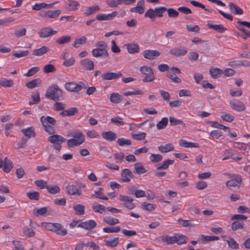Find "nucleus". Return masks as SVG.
<instances>
[{
	"instance_id": "obj_31",
	"label": "nucleus",
	"mask_w": 250,
	"mask_h": 250,
	"mask_svg": "<svg viewBox=\"0 0 250 250\" xmlns=\"http://www.w3.org/2000/svg\"><path fill=\"white\" fill-rule=\"evenodd\" d=\"M72 136L74 139L77 140V141H79L80 142H81L82 144L84 141V136L80 131L75 130L73 131L72 132Z\"/></svg>"
},
{
	"instance_id": "obj_10",
	"label": "nucleus",
	"mask_w": 250,
	"mask_h": 250,
	"mask_svg": "<svg viewBox=\"0 0 250 250\" xmlns=\"http://www.w3.org/2000/svg\"><path fill=\"white\" fill-rule=\"evenodd\" d=\"M13 167L12 162L8 158L5 157L3 161L1 159V168L4 172H9Z\"/></svg>"
},
{
	"instance_id": "obj_24",
	"label": "nucleus",
	"mask_w": 250,
	"mask_h": 250,
	"mask_svg": "<svg viewBox=\"0 0 250 250\" xmlns=\"http://www.w3.org/2000/svg\"><path fill=\"white\" fill-rule=\"evenodd\" d=\"M161 240L168 245L175 243L176 242V237H175V233L173 236L168 235H163L160 237Z\"/></svg>"
},
{
	"instance_id": "obj_48",
	"label": "nucleus",
	"mask_w": 250,
	"mask_h": 250,
	"mask_svg": "<svg viewBox=\"0 0 250 250\" xmlns=\"http://www.w3.org/2000/svg\"><path fill=\"white\" fill-rule=\"evenodd\" d=\"M14 84V82L12 80H7L3 78L1 80V86L4 87H11Z\"/></svg>"
},
{
	"instance_id": "obj_4",
	"label": "nucleus",
	"mask_w": 250,
	"mask_h": 250,
	"mask_svg": "<svg viewBox=\"0 0 250 250\" xmlns=\"http://www.w3.org/2000/svg\"><path fill=\"white\" fill-rule=\"evenodd\" d=\"M65 139L62 136L57 134L53 135L48 138V141L54 144V148L60 151L62 148V144L65 141Z\"/></svg>"
},
{
	"instance_id": "obj_44",
	"label": "nucleus",
	"mask_w": 250,
	"mask_h": 250,
	"mask_svg": "<svg viewBox=\"0 0 250 250\" xmlns=\"http://www.w3.org/2000/svg\"><path fill=\"white\" fill-rule=\"evenodd\" d=\"M168 119L167 117L163 118L162 120L157 124V128L158 129L165 128L168 124Z\"/></svg>"
},
{
	"instance_id": "obj_60",
	"label": "nucleus",
	"mask_w": 250,
	"mask_h": 250,
	"mask_svg": "<svg viewBox=\"0 0 250 250\" xmlns=\"http://www.w3.org/2000/svg\"><path fill=\"white\" fill-rule=\"evenodd\" d=\"M56 70L55 67L51 64H48L44 66L43 72L45 73H49L55 71Z\"/></svg>"
},
{
	"instance_id": "obj_41",
	"label": "nucleus",
	"mask_w": 250,
	"mask_h": 250,
	"mask_svg": "<svg viewBox=\"0 0 250 250\" xmlns=\"http://www.w3.org/2000/svg\"><path fill=\"white\" fill-rule=\"evenodd\" d=\"M75 213L78 215H83L84 213L85 208L81 204H77L73 207Z\"/></svg>"
},
{
	"instance_id": "obj_39",
	"label": "nucleus",
	"mask_w": 250,
	"mask_h": 250,
	"mask_svg": "<svg viewBox=\"0 0 250 250\" xmlns=\"http://www.w3.org/2000/svg\"><path fill=\"white\" fill-rule=\"evenodd\" d=\"M21 132L23 133L25 136H27L28 138H30L32 137H35V133L34 129L32 127L24 128L21 130Z\"/></svg>"
},
{
	"instance_id": "obj_50",
	"label": "nucleus",
	"mask_w": 250,
	"mask_h": 250,
	"mask_svg": "<svg viewBox=\"0 0 250 250\" xmlns=\"http://www.w3.org/2000/svg\"><path fill=\"white\" fill-rule=\"evenodd\" d=\"M29 53L28 50H19L18 51H13L12 55L17 58H21L27 56Z\"/></svg>"
},
{
	"instance_id": "obj_26",
	"label": "nucleus",
	"mask_w": 250,
	"mask_h": 250,
	"mask_svg": "<svg viewBox=\"0 0 250 250\" xmlns=\"http://www.w3.org/2000/svg\"><path fill=\"white\" fill-rule=\"evenodd\" d=\"M229 65L232 67H236L240 66L250 67V62L247 60L233 61L229 62Z\"/></svg>"
},
{
	"instance_id": "obj_32",
	"label": "nucleus",
	"mask_w": 250,
	"mask_h": 250,
	"mask_svg": "<svg viewBox=\"0 0 250 250\" xmlns=\"http://www.w3.org/2000/svg\"><path fill=\"white\" fill-rule=\"evenodd\" d=\"M49 51V48L45 46H42L41 48L35 49L33 51V54L37 56H41L44 54L46 53Z\"/></svg>"
},
{
	"instance_id": "obj_29",
	"label": "nucleus",
	"mask_w": 250,
	"mask_h": 250,
	"mask_svg": "<svg viewBox=\"0 0 250 250\" xmlns=\"http://www.w3.org/2000/svg\"><path fill=\"white\" fill-rule=\"evenodd\" d=\"M175 237H176V243L178 245H182L183 244H186L188 240V237L182 234L175 233Z\"/></svg>"
},
{
	"instance_id": "obj_53",
	"label": "nucleus",
	"mask_w": 250,
	"mask_h": 250,
	"mask_svg": "<svg viewBox=\"0 0 250 250\" xmlns=\"http://www.w3.org/2000/svg\"><path fill=\"white\" fill-rule=\"evenodd\" d=\"M156 207V206L154 204L146 203L145 202L141 206L142 209L146 210L148 211H153Z\"/></svg>"
},
{
	"instance_id": "obj_33",
	"label": "nucleus",
	"mask_w": 250,
	"mask_h": 250,
	"mask_svg": "<svg viewBox=\"0 0 250 250\" xmlns=\"http://www.w3.org/2000/svg\"><path fill=\"white\" fill-rule=\"evenodd\" d=\"M158 150L162 153H167L172 151L174 149L173 145L172 144H167L165 146L161 145L158 147Z\"/></svg>"
},
{
	"instance_id": "obj_13",
	"label": "nucleus",
	"mask_w": 250,
	"mask_h": 250,
	"mask_svg": "<svg viewBox=\"0 0 250 250\" xmlns=\"http://www.w3.org/2000/svg\"><path fill=\"white\" fill-rule=\"evenodd\" d=\"M92 56L95 58H107L109 57L108 53L106 49L94 48L92 50Z\"/></svg>"
},
{
	"instance_id": "obj_42",
	"label": "nucleus",
	"mask_w": 250,
	"mask_h": 250,
	"mask_svg": "<svg viewBox=\"0 0 250 250\" xmlns=\"http://www.w3.org/2000/svg\"><path fill=\"white\" fill-rule=\"evenodd\" d=\"M128 52L130 54L138 53L140 49L138 44H128L126 45Z\"/></svg>"
},
{
	"instance_id": "obj_54",
	"label": "nucleus",
	"mask_w": 250,
	"mask_h": 250,
	"mask_svg": "<svg viewBox=\"0 0 250 250\" xmlns=\"http://www.w3.org/2000/svg\"><path fill=\"white\" fill-rule=\"evenodd\" d=\"M167 12L168 16L170 18H175L179 16V12L173 8H170L166 10Z\"/></svg>"
},
{
	"instance_id": "obj_2",
	"label": "nucleus",
	"mask_w": 250,
	"mask_h": 250,
	"mask_svg": "<svg viewBox=\"0 0 250 250\" xmlns=\"http://www.w3.org/2000/svg\"><path fill=\"white\" fill-rule=\"evenodd\" d=\"M44 228L46 229L53 231L56 234L64 236L67 233V230L60 223H44Z\"/></svg>"
},
{
	"instance_id": "obj_3",
	"label": "nucleus",
	"mask_w": 250,
	"mask_h": 250,
	"mask_svg": "<svg viewBox=\"0 0 250 250\" xmlns=\"http://www.w3.org/2000/svg\"><path fill=\"white\" fill-rule=\"evenodd\" d=\"M166 10H167V8L164 6L157 7L154 9L150 8L146 12L145 17L149 18L153 21L156 17H162Z\"/></svg>"
},
{
	"instance_id": "obj_64",
	"label": "nucleus",
	"mask_w": 250,
	"mask_h": 250,
	"mask_svg": "<svg viewBox=\"0 0 250 250\" xmlns=\"http://www.w3.org/2000/svg\"><path fill=\"white\" fill-rule=\"evenodd\" d=\"M39 193L37 191L27 192V196L31 200H38L39 199Z\"/></svg>"
},
{
	"instance_id": "obj_18",
	"label": "nucleus",
	"mask_w": 250,
	"mask_h": 250,
	"mask_svg": "<svg viewBox=\"0 0 250 250\" xmlns=\"http://www.w3.org/2000/svg\"><path fill=\"white\" fill-rule=\"evenodd\" d=\"M187 53V48L183 47H175L170 50V54L177 57L184 56Z\"/></svg>"
},
{
	"instance_id": "obj_20",
	"label": "nucleus",
	"mask_w": 250,
	"mask_h": 250,
	"mask_svg": "<svg viewBox=\"0 0 250 250\" xmlns=\"http://www.w3.org/2000/svg\"><path fill=\"white\" fill-rule=\"evenodd\" d=\"M229 7L230 12L234 15H242L243 14L242 9L232 2L229 3Z\"/></svg>"
},
{
	"instance_id": "obj_61",
	"label": "nucleus",
	"mask_w": 250,
	"mask_h": 250,
	"mask_svg": "<svg viewBox=\"0 0 250 250\" xmlns=\"http://www.w3.org/2000/svg\"><path fill=\"white\" fill-rule=\"evenodd\" d=\"M140 72L146 75L152 74L153 72L152 69L150 67L147 66H143L140 69Z\"/></svg>"
},
{
	"instance_id": "obj_27",
	"label": "nucleus",
	"mask_w": 250,
	"mask_h": 250,
	"mask_svg": "<svg viewBox=\"0 0 250 250\" xmlns=\"http://www.w3.org/2000/svg\"><path fill=\"white\" fill-rule=\"evenodd\" d=\"M40 121L42 125H44V124H46L47 125L50 124L52 125H55L57 123L56 120L54 118L49 116L47 117L42 116L40 118Z\"/></svg>"
},
{
	"instance_id": "obj_30",
	"label": "nucleus",
	"mask_w": 250,
	"mask_h": 250,
	"mask_svg": "<svg viewBox=\"0 0 250 250\" xmlns=\"http://www.w3.org/2000/svg\"><path fill=\"white\" fill-rule=\"evenodd\" d=\"M223 73V71L218 68H211L209 69V74L211 77L214 79L218 78Z\"/></svg>"
},
{
	"instance_id": "obj_49",
	"label": "nucleus",
	"mask_w": 250,
	"mask_h": 250,
	"mask_svg": "<svg viewBox=\"0 0 250 250\" xmlns=\"http://www.w3.org/2000/svg\"><path fill=\"white\" fill-rule=\"evenodd\" d=\"M86 38L84 36H83L79 39H76L74 43L72 44V45L75 48H78L79 47V45L81 44L84 43L86 42Z\"/></svg>"
},
{
	"instance_id": "obj_34",
	"label": "nucleus",
	"mask_w": 250,
	"mask_h": 250,
	"mask_svg": "<svg viewBox=\"0 0 250 250\" xmlns=\"http://www.w3.org/2000/svg\"><path fill=\"white\" fill-rule=\"evenodd\" d=\"M46 188L50 193L52 194L59 193L61 190L58 186L52 184L47 185Z\"/></svg>"
},
{
	"instance_id": "obj_12",
	"label": "nucleus",
	"mask_w": 250,
	"mask_h": 250,
	"mask_svg": "<svg viewBox=\"0 0 250 250\" xmlns=\"http://www.w3.org/2000/svg\"><path fill=\"white\" fill-rule=\"evenodd\" d=\"M61 12V10L59 9L56 10H48L42 14H39V15L44 18L55 19L60 16Z\"/></svg>"
},
{
	"instance_id": "obj_46",
	"label": "nucleus",
	"mask_w": 250,
	"mask_h": 250,
	"mask_svg": "<svg viewBox=\"0 0 250 250\" xmlns=\"http://www.w3.org/2000/svg\"><path fill=\"white\" fill-rule=\"evenodd\" d=\"M243 228L244 223L243 221H235L232 223L231 229L233 231H235L239 229H243Z\"/></svg>"
},
{
	"instance_id": "obj_28",
	"label": "nucleus",
	"mask_w": 250,
	"mask_h": 250,
	"mask_svg": "<svg viewBox=\"0 0 250 250\" xmlns=\"http://www.w3.org/2000/svg\"><path fill=\"white\" fill-rule=\"evenodd\" d=\"M66 192L71 195H80L77 187L74 185H69L66 187Z\"/></svg>"
},
{
	"instance_id": "obj_37",
	"label": "nucleus",
	"mask_w": 250,
	"mask_h": 250,
	"mask_svg": "<svg viewBox=\"0 0 250 250\" xmlns=\"http://www.w3.org/2000/svg\"><path fill=\"white\" fill-rule=\"evenodd\" d=\"M110 100L111 102L118 104L123 100L122 96L117 93H112L110 96Z\"/></svg>"
},
{
	"instance_id": "obj_1",
	"label": "nucleus",
	"mask_w": 250,
	"mask_h": 250,
	"mask_svg": "<svg viewBox=\"0 0 250 250\" xmlns=\"http://www.w3.org/2000/svg\"><path fill=\"white\" fill-rule=\"evenodd\" d=\"M62 90L59 88L58 85L55 84H53L49 86L45 93V97L46 98L54 101H59L60 97H62Z\"/></svg>"
},
{
	"instance_id": "obj_63",
	"label": "nucleus",
	"mask_w": 250,
	"mask_h": 250,
	"mask_svg": "<svg viewBox=\"0 0 250 250\" xmlns=\"http://www.w3.org/2000/svg\"><path fill=\"white\" fill-rule=\"evenodd\" d=\"M65 104L61 102H56L53 105L54 109L56 111L63 110L65 108Z\"/></svg>"
},
{
	"instance_id": "obj_36",
	"label": "nucleus",
	"mask_w": 250,
	"mask_h": 250,
	"mask_svg": "<svg viewBox=\"0 0 250 250\" xmlns=\"http://www.w3.org/2000/svg\"><path fill=\"white\" fill-rule=\"evenodd\" d=\"M42 81L40 79L32 80L29 82L26 83L25 85L29 89H32L38 86V84H41Z\"/></svg>"
},
{
	"instance_id": "obj_23",
	"label": "nucleus",
	"mask_w": 250,
	"mask_h": 250,
	"mask_svg": "<svg viewBox=\"0 0 250 250\" xmlns=\"http://www.w3.org/2000/svg\"><path fill=\"white\" fill-rule=\"evenodd\" d=\"M145 5V0H140L137 3L135 7L131 8L130 11L131 12L138 13L140 14H143L145 11L144 6Z\"/></svg>"
},
{
	"instance_id": "obj_40",
	"label": "nucleus",
	"mask_w": 250,
	"mask_h": 250,
	"mask_svg": "<svg viewBox=\"0 0 250 250\" xmlns=\"http://www.w3.org/2000/svg\"><path fill=\"white\" fill-rule=\"evenodd\" d=\"M31 98H32V101H29V105L38 104L40 101L39 92L36 91V92H33L31 94Z\"/></svg>"
},
{
	"instance_id": "obj_15",
	"label": "nucleus",
	"mask_w": 250,
	"mask_h": 250,
	"mask_svg": "<svg viewBox=\"0 0 250 250\" xmlns=\"http://www.w3.org/2000/svg\"><path fill=\"white\" fill-rule=\"evenodd\" d=\"M97 225L96 222L93 220H89L83 222L78 225V227L83 228L87 230H90L94 228Z\"/></svg>"
},
{
	"instance_id": "obj_16",
	"label": "nucleus",
	"mask_w": 250,
	"mask_h": 250,
	"mask_svg": "<svg viewBox=\"0 0 250 250\" xmlns=\"http://www.w3.org/2000/svg\"><path fill=\"white\" fill-rule=\"evenodd\" d=\"M80 6V3L77 1L70 0L65 3L64 8L68 11H74L78 9Z\"/></svg>"
},
{
	"instance_id": "obj_38",
	"label": "nucleus",
	"mask_w": 250,
	"mask_h": 250,
	"mask_svg": "<svg viewBox=\"0 0 250 250\" xmlns=\"http://www.w3.org/2000/svg\"><path fill=\"white\" fill-rule=\"evenodd\" d=\"M104 221L107 225L113 226L119 223V220L111 216H105L103 219Z\"/></svg>"
},
{
	"instance_id": "obj_57",
	"label": "nucleus",
	"mask_w": 250,
	"mask_h": 250,
	"mask_svg": "<svg viewBox=\"0 0 250 250\" xmlns=\"http://www.w3.org/2000/svg\"><path fill=\"white\" fill-rule=\"evenodd\" d=\"M149 159L153 163H158L162 160L163 156L159 154H152L150 155Z\"/></svg>"
},
{
	"instance_id": "obj_59",
	"label": "nucleus",
	"mask_w": 250,
	"mask_h": 250,
	"mask_svg": "<svg viewBox=\"0 0 250 250\" xmlns=\"http://www.w3.org/2000/svg\"><path fill=\"white\" fill-rule=\"evenodd\" d=\"M81 144V142H80L74 138L70 139L67 140V146L69 147H72L74 146H78Z\"/></svg>"
},
{
	"instance_id": "obj_9",
	"label": "nucleus",
	"mask_w": 250,
	"mask_h": 250,
	"mask_svg": "<svg viewBox=\"0 0 250 250\" xmlns=\"http://www.w3.org/2000/svg\"><path fill=\"white\" fill-rule=\"evenodd\" d=\"M119 200L124 202V206L129 209H132L135 207V205L133 203L134 200L130 197L120 195Z\"/></svg>"
},
{
	"instance_id": "obj_47",
	"label": "nucleus",
	"mask_w": 250,
	"mask_h": 250,
	"mask_svg": "<svg viewBox=\"0 0 250 250\" xmlns=\"http://www.w3.org/2000/svg\"><path fill=\"white\" fill-rule=\"evenodd\" d=\"M100 10V8L98 5H95L92 7H89L85 10L84 13L85 16H89L95 12L98 11Z\"/></svg>"
},
{
	"instance_id": "obj_22",
	"label": "nucleus",
	"mask_w": 250,
	"mask_h": 250,
	"mask_svg": "<svg viewBox=\"0 0 250 250\" xmlns=\"http://www.w3.org/2000/svg\"><path fill=\"white\" fill-rule=\"evenodd\" d=\"M134 175L131 170L128 168L124 169L122 173V179L124 182H129L130 181V178H133Z\"/></svg>"
},
{
	"instance_id": "obj_19",
	"label": "nucleus",
	"mask_w": 250,
	"mask_h": 250,
	"mask_svg": "<svg viewBox=\"0 0 250 250\" xmlns=\"http://www.w3.org/2000/svg\"><path fill=\"white\" fill-rule=\"evenodd\" d=\"M117 14L116 11L112 12L108 14H100L96 16V19L98 21H108L112 20Z\"/></svg>"
},
{
	"instance_id": "obj_25",
	"label": "nucleus",
	"mask_w": 250,
	"mask_h": 250,
	"mask_svg": "<svg viewBox=\"0 0 250 250\" xmlns=\"http://www.w3.org/2000/svg\"><path fill=\"white\" fill-rule=\"evenodd\" d=\"M207 25L210 28L213 29L220 33H222L227 30V29L224 27L222 24H215L211 23L210 21L208 22Z\"/></svg>"
},
{
	"instance_id": "obj_43",
	"label": "nucleus",
	"mask_w": 250,
	"mask_h": 250,
	"mask_svg": "<svg viewBox=\"0 0 250 250\" xmlns=\"http://www.w3.org/2000/svg\"><path fill=\"white\" fill-rule=\"evenodd\" d=\"M169 123L170 125L171 126H175L177 125H181L183 127L186 126L185 124L182 120H178L174 118V117L172 116L169 117Z\"/></svg>"
},
{
	"instance_id": "obj_8",
	"label": "nucleus",
	"mask_w": 250,
	"mask_h": 250,
	"mask_svg": "<svg viewBox=\"0 0 250 250\" xmlns=\"http://www.w3.org/2000/svg\"><path fill=\"white\" fill-rule=\"evenodd\" d=\"M229 105L231 108L238 112H241L245 110L246 107L243 103L236 100L232 99L229 102Z\"/></svg>"
},
{
	"instance_id": "obj_58",
	"label": "nucleus",
	"mask_w": 250,
	"mask_h": 250,
	"mask_svg": "<svg viewBox=\"0 0 250 250\" xmlns=\"http://www.w3.org/2000/svg\"><path fill=\"white\" fill-rule=\"evenodd\" d=\"M103 231L105 233H113L118 232L120 231L121 229L119 226H116L113 228H104Z\"/></svg>"
},
{
	"instance_id": "obj_56",
	"label": "nucleus",
	"mask_w": 250,
	"mask_h": 250,
	"mask_svg": "<svg viewBox=\"0 0 250 250\" xmlns=\"http://www.w3.org/2000/svg\"><path fill=\"white\" fill-rule=\"evenodd\" d=\"M119 238H114L111 240H104L105 245L111 247H116L119 243Z\"/></svg>"
},
{
	"instance_id": "obj_35",
	"label": "nucleus",
	"mask_w": 250,
	"mask_h": 250,
	"mask_svg": "<svg viewBox=\"0 0 250 250\" xmlns=\"http://www.w3.org/2000/svg\"><path fill=\"white\" fill-rule=\"evenodd\" d=\"M72 38L70 36H62L56 40L55 42L59 44H63L71 41Z\"/></svg>"
},
{
	"instance_id": "obj_55",
	"label": "nucleus",
	"mask_w": 250,
	"mask_h": 250,
	"mask_svg": "<svg viewBox=\"0 0 250 250\" xmlns=\"http://www.w3.org/2000/svg\"><path fill=\"white\" fill-rule=\"evenodd\" d=\"M200 237L203 242L218 240L219 239V237L215 236H205L201 235Z\"/></svg>"
},
{
	"instance_id": "obj_62",
	"label": "nucleus",
	"mask_w": 250,
	"mask_h": 250,
	"mask_svg": "<svg viewBox=\"0 0 250 250\" xmlns=\"http://www.w3.org/2000/svg\"><path fill=\"white\" fill-rule=\"evenodd\" d=\"M227 243L230 248L233 249H238L239 245L233 238H230L228 240H227Z\"/></svg>"
},
{
	"instance_id": "obj_17",
	"label": "nucleus",
	"mask_w": 250,
	"mask_h": 250,
	"mask_svg": "<svg viewBox=\"0 0 250 250\" xmlns=\"http://www.w3.org/2000/svg\"><path fill=\"white\" fill-rule=\"evenodd\" d=\"M80 64L86 70H92L94 68V62L87 58L82 60Z\"/></svg>"
},
{
	"instance_id": "obj_11",
	"label": "nucleus",
	"mask_w": 250,
	"mask_h": 250,
	"mask_svg": "<svg viewBox=\"0 0 250 250\" xmlns=\"http://www.w3.org/2000/svg\"><path fill=\"white\" fill-rule=\"evenodd\" d=\"M57 31L53 30L51 27H44L38 32V35L41 38H46L57 33Z\"/></svg>"
},
{
	"instance_id": "obj_7",
	"label": "nucleus",
	"mask_w": 250,
	"mask_h": 250,
	"mask_svg": "<svg viewBox=\"0 0 250 250\" xmlns=\"http://www.w3.org/2000/svg\"><path fill=\"white\" fill-rule=\"evenodd\" d=\"M123 74L121 71H118L117 73L107 71L101 75V78L103 80L110 81L113 80H117L122 77Z\"/></svg>"
},
{
	"instance_id": "obj_21",
	"label": "nucleus",
	"mask_w": 250,
	"mask_h": 250,
	"mask_svg": "<svg viewBox=\"0 0 250 250\" xmlns=\"http://www.w3.org/2000/svg\"><path fill=\"white\" fill-rule=\"evenodd\" d=\"M101 135L104 139L108 142L114 141L117 138L116 134L111 131L103 132Z\"/></svg>"
},
{
	"instance_id": "obj_45",
	"label": "nucleus",
	"mask_w": 250,
	"mask_h": 250,
	"mask_svg": "<svg viewBox=\"0 0 250 250\" xmlns=\"http://www.w3.org/2000/svg\"><path fill=\"white\" fill-rule=\"evenodd\" d=\"M134 168L136 170V172L138 174H143L146 171L142 164L141 163H135L134 165Z\"/></svg>"
},
{
	"instance_id": "obj_5",
	"label": "nucleus",
	"mask_w": 250,
	"mask_h": 250,
	"mask_svg": "<svg viewBox=\"0 0 250 250\" xmlns=\"http://www.w3.org/2000/svg\"><path fill=\"white\" fill-rule=\"evenodd\" d=\"M229 175L230 180L227 182L226 186L228 188L238 187L239 188L242 182V177L238 174H229Z\"/></svg>"
},
{
	"instance_id": "obj_14",
	"label": "nucleus",
	"mask_w": 250,
	"mask_h": 250,
	"mask_svg": "<svg viewBox=\"0 0 250 250\" xmlns=\"http://www.w3.org/2000/svg\"><path fill=\"white\" fill-rule=\"evenodd\" d=\"M161 53L156 50H146L143 52V56L146 59L152 60L160 55Z\"/></svg>"
},
{
	"instance_id": "obj_51",
	"label": "nucleus",
	"mask_w": 250,
	"mask_h": 250,
	"mask_svg": "<svg viewBox=\"0 0 250 250\" xmlns=\"http://www.w3.org/2000/svg\"><path fill=\"white\" fill-rule=\"evenodd\" d=\"M117 143L118 145L121 146H129L131 144V141L129 139H126L124 138H121L117 140Z\"/></svg>"
},
{
	"instance_id": "obj_6",
	"label": "nucleus",
	"mask_w": 250,
	"mask_h": 250,
	"mask_svg": "<svg viewBox=\"0 0 250 250\" xmlns=\"http://www.w3.org/2000/svg\"><path fill=\"white\" fill-rule=\"evenodd\" d=\"M64 87L68 91L74 92H79L83 88L84 89L87 88V86L86 85L83 84V85L82 86V85L75 82L67 83L65 84Z\"/></svg>"
},
{
	"instance_id": "obj_52",
	"label": "nucleus",
	"mask_w": 250,
	"mask_h": 250,
	"mask_svg": "<svg viewBox=\"0 0 250 250\" xmlns=\"http://www.w3.org/2000/svg\"><path fill=\"white\" fill-rule=\"evenodd\" d=\"M47 211V207H44L37 209L35 212V209H34L33 214L35 216L38 217L39 215H44Z\"/></svg>"
}]
</instances>
